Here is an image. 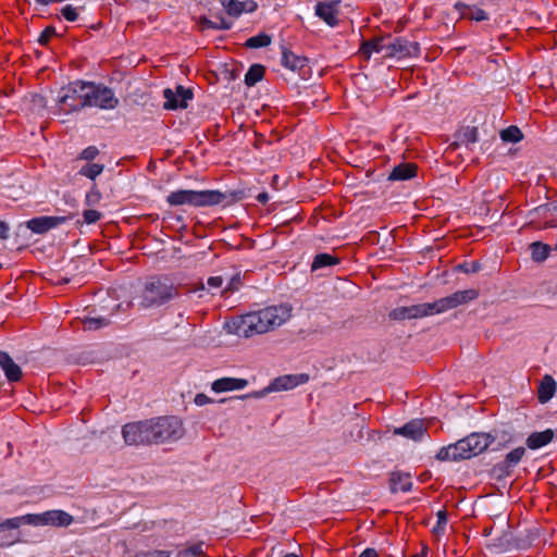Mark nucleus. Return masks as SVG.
Listing matches in <instances>:
<instances>
[{
  "label": "nucleus",
  "mask_w": 557,
  "mask_h": 557,
  "mask_svg": "<svg viewBox=\"0 0 557 557\" xmlns=\"http://www.w3.org/2000/svg\"><path fill=\"white\" fill-rule=\"evenodd\" d=\"M459 268L466 273H475L480 270V264L478 262H472L470 267L459 265Z\"/></svg>",
  "instance_id": "48"
},
{
  "label": "nucleus",
  "mask_w": 557,
  "mask_h": 557,
  "mask_svg": "<svg viewBox=\"0 0 557 557\" xmlns=\"http://www.w3.org/2000/svg\"><path fill=\"white\" fill-rule=\"evenodd\" d=\"M30 516H32V513H27L25 516L7 519L4 522H2L0 524V530L17 529V528H20L23 524H29L30 525V522L28 521Z\"/></svg>",
  "instance_id": "31"
},
{
  "label": "nucleus",
  "mask_w": 557,
  "mask_h": 557,
  "mask_svg": "<svg viewBox=\"0 0 557 557\" xmlns=\"http://www.w3.org/2000/svg\"><path fill=\"white\" fill-rule=\"evenodd\" d=\"M163 96L165 99L164 109H185L188 106V101L193 98V91L182 85H177L174 90L170 88L164 89Z\"/></svg>",
  "instance_id": "12"
},
{
  "label": "nucleus",
  "mask_w": 557,
  "mask_h": 557,
  "mask_svg": "<svg viewBox=\"0 0 557 557\" xmlns=\"http://www.w3.org/2000/svg\"><path fill=\"white\" fill-rule=\"evenodd\" d=\"M307 380H308V375L307 374L278 376L275 380H273L271 382V384L267 388H264L263 391L255 392V393L247 394V395H243V396H240V398L242 399L250 398V397L259 398V397H262V396H264L265 394H268L270 392L288 391V389H292V388H294V387H296V386L307 382Z\"/></svg>",
  "instance_id": "10"
},
{
  "label": "nucleus",
  "mask_w": 557,
  "mask_h": 557,
  "mask_svg": "<svg viewBox=\"0 0 557 557\" xmlns=\"http://www.w3.org/2000/svg\"><path fill=\"white\" fill-rule=\"evenodd\" d=\"M500 138L507 143H518L522 139V133L517 126H509L502 131Z\"/></svg>",
  "instance_id": "32"
},
{
  "label": "nucleus",
  "mask_w": 557,
  "mask_h": 557,
  "mask_svg": "<svg viewBox=\"0 0 557 557\" xmlns=\"http://www.w3.org/2000/svg\"><path fill=\"white\" fill-rule=\"evenodd\" d=\"M221 2V4L225 8V10H227V7L230 5V3L232 2V0H219Z\"/></svg>",
  "instance_id": "56"
},
{
  "label": "nucleus",
  "mask_w": 557,
  "mask_h": 557,
  "mask_svg": "<svg viewBox=\"0 0 557 557\" xmlns=\"http://www.w3.org/2000/svg\"><path fill=\"white\" fill-rule=\"evenodd\" d=\"M417 175V165L413 163H400L388 175L389 181H406Z\"/></svg>",
  "instance_id": "21"
},
{
  "label": "nucleus",
  "mask_w": 557,
  "mask_h": 557,
  "mask_svg": "<svg viewBox=\"0 0 557 557\" xmlns=\"http://www.w3.org/2000/svg\"><path fill=\"white\" fill-rule=\"evenodd\" d=\"M109 324V320L103 318V317H99V318H86L84 320V329L85 330H89V331H96V330H99L103 326H107Z\"/></svg>",
  "instance_id": "35"
},
{
  "label": "nucleus",
  "mask_w": 557,
  "mask_h": 557,
  "mask_svg": "<svg viewBox=\"0 0 557 557\" xmlns=\"http://www.w3.org/2000/svg\"><path fill=\"white\" fill-rule=\"evenodd\" d=\"M271 44V37L267 34H259L247 39L246 47L248 48H262Z\"/></svg>",
  "instance_id": "34"
},
{
  "label": "nucleus",
  "mask_w": 557,
  "mask_h": 557,
  "mask_svg": "<svg viewBox=\"0 0 557 557\" xmlns=\"http://www.w3.org/2000/svg\"><path fill=\"white\" fill-rule=\"evenodd\" d=\"M554 431L552 429H547L542 432H534L530 434L527 438V446L530 449H539L547 444H549L554 438Z\"/></svg>",
  "instance_id": "20"
},
{
  "label": "nucleus",
  "mask_w": 557,
  "mask_h": 557,
  "mask_svg": "<svg viewBox=\"0 0 557 557\" xmlns=\"http://www.w3.org/2000/svg\"><path fill=\"white\" fill-rule=\"evenodd\" d=\"M555 211H557L556 205L545 203V205L536 207L532 212H530V214H534L536 216L546 219V218L553 215V213Z\"/></svg>",
  "instance_id": "36"
},
{
  "label": "nucleus",
  "mask_w": 557,
  "mask_h": 557,
  "mask_svg": "<svg viewBox=\"0 0 557 557\" xmlns=\"http://www.w3.org/2000/svg\"><path fill=\"white\" fill-rule=\"evenodd\" d=\"M103 169H104V166L102 164L88 163V164L84 165L79 170L78 173L83 176L90 178V180H95L97 176H99L102 173Z\"/></svg>",
  "instance_id": "33"
},
{
  "label": "nucleus",
  "mask_w": 557,
  "mask_h": 557,
  "mask_svg": "<svg viewBox=\"0 0 557 557\" xmlns=\"http://www.w3.org/2000/svg\"><path fill=\"white\" fill-rule=\"evenodd\" d=\"M212 400L206 394H197L195 397V404L198 406H203Z\"/></svg>",
  "instance_id": "49"
},
{
  "label": "nucleus",
  "mask_w": 557,
  "mask_h": 557,
  "mask_svg": "<svg viewBox=\"0 0 557 557\" xmlns=\"http://www.w3.org/2000/svg\"><path fill=\"white\" fill-rule=\"evenodd\" d=\"M61 13L63 17L69 22H75L78 17L77 9L71 4L63 7Z\"/></svg>",
  "instance_id": "37"
},
{
  "label": "nucleus",
  "mask_w": 557,
  "mask_h": 557,
  "mask_svg": "<svg viewBox=\"0 0 557 557\" xmlns=\"http://www.w3.org/2000/svg\"><path fill=\"white\" fill-rule=\"evenodd\" d=\"M55 35V28L52 26L46 27L39 35L38 42L46 46L49 40Z\"/></svg>",
  "instance_id": "39"
},
{
  "label": "nucleus",
  "mask_w": 557,
  "mask_h": 557,
  "mask_svg": "<svg viewBox=\"0 0 557 557\" xmlns=\"http://www.w3.org/2000/svg\"><path fill=\"white\" fill-rule=\"evenodd\" d=\"M207 285L210 290L220 289L223 285V277L222 276H210L207 280Z\"/></svg>",
  "instance_id": "44"
},
{
  "label": "nucleus",
  "mask_w": 557,
  "mask_h": 557,
  "mask_svg": "<svg viewBox=\"0 0 557 557\" xmlns=\"http://www.w3.org/2000/svg\"><path fill=\"white\" fill-rule=\"evenodd\" d=\"M359 557H379V554L374 548H367L360 554Z\"/></svg>",
  "instance_id": "52"
},
{
  "label": "nucleus",
  "mask_w": 557,
  "mask_h": 557,
  "mask_svg": "<svg viewBox=\"0 0 557 557\" xmlns=\"http://www.w3.org/2000/svg\"><path fill=\"white\" fill-rule=\"evenodd\" d=\"M456 9L460 12L461 16L476 22L486 21L488 18L487 13L475 7H470L465 3H456Z\"/></svg>",
  "instance_id": "22"
},
{
  "label": "nucleus",
  "mask_w": 557,
  "mask_h": 557,
  "mask_svg": "<svg viewBox=\"0 0 557 557\" xmlns=\"http://www.w3.org/2000/svg\"><path fill=\"white\" fill-rule=\"evenodd\" d=\"M386 46L384 37H375L370 40L363 41L361 46V52L369 58L372 52H384L386 53Z\"/></svg>",
  "instance_id": "26"
},
{
  "label": "nucleus",
  "mask_w": 557,
  "mask_h": 557,
  "mask_svg": "<svg viewBox=\"0 0 557 557\" xmlns=\"http://www.w3.org/2000/svg\"><path fill=\"white\" fill-rule=\"evenodd\" d=\"M556 225H557V224H556V223H554L553 221H552V222H547V226H548V227H555Z\"/></svg>",
  "instance_id": "57"
},
{
  "label": "nucleus",
  "mask_w": 557,
  "mask_h": 557,
  "mask_svg": "<svg viewBox=\"0 0 557 557\" xmlns=\"http://www.w3.org/2000/svg\"><path fill=\"white\" fill-rule=\"evenodd\" d=\"M9 225L0 220V238L7 239L9 237Z\"/></svg>",
  "instance_id": "51"
},
{
  "label": "nucleus",
  "mask_w": 557,
  "mask_h": 557,
  "mask_svg": "<svg viewBox=\"0 0 557 557\" xmlns=\"http://www.w3.org/2000/svg\"><path fill=\"white\" fill-rule=\"evenodd\" d=\"M412 557H425V555H423V554L422 555H414Z\"/></svg>",
  "instance_id": "59"
},
{
  "label": "nucleus",
  "mask_w": 557,
  "mask_h": 557,
  "mask_svg": "<svg viewBox=\"0 0 557 557\" xmlns=\"http://www.w3.org/2000/svg\"><path fill=\"white\" fill-rule=\"evenodd\" d=\"M495 441L490 433H472L454 444L442 447L436 454L440 461H457L478 456Z\"/></svg>",
  "instance_id": "3"
},
{
  "label": "nucleus",
  "mask_w": 557,
  "mask_h": 557,
  "mask_svg": "<svg viewBox=\"0 0 557 557\" xmlns=\"http://www.w3.org/2000/svg\"><path fill=\"white\" fill-rule=\"evenodd\" d=\"M460 144L469 146L479 140L478 128L474 126L462 127L457 135Z\"/></svg>",
  "instance_id": "29"
},
{
  "label": "nucleus",
  "mask_w": 557,
  "mask_h": 557,
  "mask_svg": "<svg viewBox=\"0 0 557 557\" xmlns=\"http://www.w3.org/2000/svg\"><path fill=\"white\" fill-rule=\"evenodd\" d=\"M182 554L186 557H199L203 554L202 545L201 544L193 545V546L188 547L187 549H185Z\"/></svg>",
  "instance_id": "42"
},
{
  "label": "nucleus",
  "mask_w": 557,
  "mask_h": 557,
  "mask_svg": "<svg viewBox=\"0 0 557 557\" xmlns=\"http://www.w3.org/2000/svg\"><path fill=\"white\" fill-rule=\"evenodd\" d=\"M86 92L85 82L76 81L60 90L59 104L64 112L79 111L86 108L83 95Z\"/></svg>",
  "instance_id": "9"
},
{
  "label": "nucleus",
  "mask_w": 557,
  "mask_h": 557,
  "mask_svg": "<svg viewBox=\"0 0 557 557\" xmlns=\"http://www.w3.org/2000/svg\"><path fill=\"white\" fill-rule=\"evenodd\" d=\"M99 154V150L95 146H89L85 148L81 153V159L91 161Z\"/></svg>",
  "instance_id": "40"
},
{
  "label": "nucleus",
  "mask_w": 557,
  "mask_h": 557,
  "mask_svg": "<svg viewBox=\"0 0 557 557\" xmlns=\"http://www.w3.org/2000/svg\"><path fill=\"white\" fill-rule=\"evenodd\" d=\"M339 4L341 0L318 2L314 8V13L329 26L334 27L338 24Z\"/></svg>",
  "instance_id": "14"
},
{
  "label": "nucleus",
  "mask_w": 557,
  "mask_h": 557,
  "mask_svg": "<svg viewBox=\"0 0 557 557\" xmlns=\"http://www.w3.org/2000/svg\"><path fill=\"white\" fill-rule=\"evenodd\" d=\"M28 521L30 525L69 527L74 518L63 510L53 509L41 513H32Z\"/></svg>",
  "instance_id": "11"
},
{
  "label": "nucleus",
  "mask_w": 557,
  "mask_h": 557,
  "mask_svg": "<svg viewBox=\"0 0 557 557\" xmlns=\"http://www.w3.org/2000/svg\"><path fill=\"white\" fill-rule=\"evenodd\" d=\"M86 92L83 95L86 107H98L103 110H112L119 106V99L114 96L112 89L85 82Z\"/></svg>",
  "instance_id": "7"
},
{
  "label": "nucleus",
  "mask_w": 557,
  "mask_h": 557,
  "mask_svg": "<svg viewBox=\"0 0 557 557\" xmlns=\"http://www.w3.org/2000/svg\"><path fill=\"white\" fill-rule=\"evenodd\" d=\"M36 2L41 4V5H48L51 2H58V0H36Z\"/></svg>",
  "instance_id": "54"
},
{
  "label": "nucleus",
  "mask_w": 557,
  "mask_h": 557,
  "mask_svg": "<svg viewBox=\"0 0 557 557\" xmlns=\"http://www.w3.org/2000/svg\"><path fill=\"white\" fill-rule=\"evenodd\" d=\"M226 12L230 14V15H233V16H238L243 13V4L240 1H237V0H232V2L230 3V5L227 7V10Z\"/></svg>",
  "instance_id": "41"
},
{
  "label": "nucleus",
  "mask_w": 557,
  "mask_h": 557,
  "mask_svg": "<svg viewBox=\"0 0 557 557\" xmlns=\"http://www.w3.org/2000/svg\"><path fill=\"white\" fill-rule=\"evenodd\" d=\"M437 528H444L447 523V512L445 510H440L437 513Z\"/></svg>",
  "instance_id": "47"
},
{
  "label": "nucleus",
  "mask_w": 557,
  "mask_h": 557,
  "mask_svg": "<svg viewBox=\"0 0 557 557\" xmlns=\"http://www.w3.org/2000/svg\"><path fill=\"white\" fill-rule=\"evenodd\" d=\"M339 263V259L329 253H319L314 257L311 270L315 271L325 267H331Z\"/></svg>",
  "instance_id": "28"
},
{
  "label": "nucleus",
  "mask_w": 557,
  "mask_h": 557,
  "mask_svg": "<svg viewBox=\"0 0 557 557\" xmlns=\"http://www.w3.org/2000/svg\"><path fill=\"white\" fill-rule=\"evenodd\" d=\"M200 25L202 28H214V29H219V28L228 29L230 28L228 24L223 23L221 26H219L216 23H214L206 17H202L200 20Z\"/></svg>",
  "instance_id": "43"
},
{
  "label": "nucleus",
  "mask_w": 557,
  "mask_h": 557,
  "mask_svg": "<svg viewBox=\"0 0 557 557\" xmlns=\"http://www.w3.org/2000/svg\"><path fill=\"white\" fill-rule=\"evenodd\" d=\"M0 367L2 368L8 381L17 382L22 377V369L17 366L8 352L0 351Z\"/></svg>",
  "instance_id": "19"
},
{
  "label": "nucleus",
  "mask_w": 557,
  "mask_h": 557,
  "mask_svg": "<svg viewBox=\"0 0 557 557\" xmlns=\"http://www.w3.org/2000/svg\"><path fill=\"white\" fill-rule=\"evenodd\" d=\"M243 4V12H253L257 9V3L252 0L242 2Z\"/></svg>",
  "instance_id": "50"
},
{
  "label": "nucleus",
  "mask_w": 557,
  "mask_h": 557,
  "mask_svg": "<svg viewBox=\"0 0 557 557\" xmlns=\"http://www.w3.org/2000/svg\"><path fill=\"white\" fill-rule=\"evenodd\" d=\"M153 419L127 423L122 435L127 445H157Z\"/></svg>",
  "instance_id": "6"
},
{
  "label": "nucleus",
  "mask_w": 557,
  "mask_h": 557,
  "mask_svg": "<svg viewBox=\"0 0 557 557\" xmlns=\"http://www.w3.org/2000/svg\"><path fill=\"white\" fill-rule=\"evenodd\" d=\"M389 484L392 493H397L398 491L409 492L412 487L410 475L401 472L392 473Z\"/></svg>",
  "instance_id": "23"
},
{
  "label": "nucleus",
  "mask_w": 557,
  "mask_h": 557,
  "mask_svg": "<svg viewBox=\"0 0 557 557\" xmlns=\"http://www.w3.org/2000/svg\"><path fill=\"white\" fill-rule=\"evenodd\" d=\"M100 193L95 188L86 195V203L88 206L95 205L100 200Z\"/></svg>",
  "instance_id": "46"
},
{
  "label": "nucleus",
  "mask_w": 557,
  "mask_h": 557,
  "mask_svg": "<svg viewBox=\"0 0 557 557\" xmlns=\"http://www.w3.org/2000/svg\"><path fill=\"white\" fill-rule=\"evenodd\" d=\"M257 200L260 202V203H267L269 201V195L268 193H260L258 196H257Z\"/></svg>",
  "instance_id": "53"
},
{
  "label": "nucleus",
  "mask_w": 557,
  "mask_h": 557,
  "mask_svg": "<svg viewBox=\"0 0 557 557\" xmlns=\"http://www.w3.org/2000/svg\"><path fill=\"white\" fill-rule=\"evenodd\" d=\"M420 50L419 44L409 41L406 38L398 37L387 42L385 57L388 58H406L418 55Z\"/></svg>",
  "instance_id": "13"
},
{
  "label": "nucleus",
  "mask_w": 557,
  "mask_h": 557,
  "mask_svg": "<svg viewBox=\"0 0 557 557\" xmlns=\"http://www.w3.org/2000/svg\"><path fill=\"white\" fill-rule=\"evenodd\" d=\"M532 259L534 261H544L550 251V247L541 242H534L530 245Z\"/></svg>",
  "instance_id": "30"
},
{
  "label": "nucleus",
  "mask_w": 557,
  "mask_h": 557,
  "mask_svg": "<svg viewBox=\"0 0 557 557\" xmlns=\"http://www.w3.org/2000/svg\"><path fill=\"white\" fill-rule=\"evenodd\" d=\"M157 445L176 442L184 436L182 421L173 416L153 418Z\"/></svg>",
  "instance_id": "8"
},
{
  "label": "nucleus",
  "mask_w": 557,
  "mask_h": 557,
  "mask_svg": "<svg viewBox=\"0 0 557 557\" xmlns=\"http://www.w3.org/2000/svg\"><path fill=\"white\" fill-rule=\"evenodd\" d=\"M198 289H201V290H202V289H205V285H203V284H200V286L197 288V290H198Z\"/></svg>",
  "instance_id": "58"
},
{
  "label": "nucleus",
  "mask_w": 557,
  "mask_h": 557,
  "mask_svg": "<svg viewBox=\"0 0 557 557\" xmlns=\"http://www.w3.org/2000/svg\"><path fill=\"white\" fill-rule=\"evenodd\" d=\"M248 385L246 379L221 377L212 382L211 389L215 393H224L230 391L243 389Z\"/></svg>",
  "instance_id": "17"
},
{
  "label": "nucleus",
  "mask_w": 557,
  "mask_h": 557,
  "mask_svg": "<svg viewBox=\"0 0 557 557\" xmlns=\"http://www.w3.org/2000/svg\"><path fill=\"white\" fill-rule=\"evenodd\" d=\"M240 284V277L239 275H234L232 276V278L230 280L227 286L222 290V294H225L227 292H235L238 289V286Z\"/></svg>",
  "instance_id": "45"
},
{
  "label": "nucleus",
  "mask_w": 557,
  "mask_h": 557,
  "mask_svg": "<svg viewBox=\"0 0 557 557\" xmlns=\"http://www.w3.org/2000/svg\"><path fill=\"white\" fill-rule=\"evenodd\" d=\"M282 64L292 71H299L307 65V59L296 55L290 50L284 48L282 51Z\"/></svg>",
  "instance_id": "24"
},
{
  "label": "nucleus",
  "mask_w": 557,
  "mask_h": 557,
  "mask_svg": "<svg viewBox=\"0 0 557 557\" xmlns=\"http://www.w3.org/2000/svg\"><path fill=\"white\" fill-rule=\"evenodd\" d=\"M556 391V382L549 375H545L539 386L537 397L539 400L544 404L547 403Z\"/></svg>",
  "instance_id": "25"
},
{
  "label": "nucleus",
  "mask_w": 557,
  "mask_h": 557,
  "mask_svg": "<svg viewBox=\"0 0 557 557\" xmlns=\"http://www.w3.org/2000/svg\"><path fill=\"white\" fill-rule=\"evenodd\" d=\"M292 306L282 304L259 311L249 312L226 323L230 333L251 337L263 334L284 324L292 317Z\"/></svg>",
  "instance_id": "1"
},
{
  "label": "nucleus",
  "mask_w": 557,
  "mask_h": 557,
  "mask_svg": "<svg viewBox=\"0 0 557 557\" xmlns=\"http://www.w3.org/2000/svg\"><path fill=\"white\" fill-rule=\"evenodd\" d=\"M265 69L261 64H252L245 75V84L253 86L264 76Z\"/></svg>",
  "instance_id": "27"
},
{
  "label": "nucleus",
  "mask_w": 557,
  "mask_h": 557,
  "mask_svg": "<svg viewBox=\"0 0 557 557\" xmlns=\"http://www.w3.org/2000/svg\"><path fill=\"white\" fill-rule=\"evenodd\" d=\"M83 216L85 223L92 224L98 222L101 219L102 214L97 210L89 209L84 211Z\"/></svg>",
  "instance_id": "38"
},
{
  "label": "nucleus",
  "mask_w": 557,
  "mask_h": 557,
  "mask_svg": "<svg viewBox=\"0 0 557 557\" xmlns=\"http://www.w3.org/2000/svg\"><path fill=\"white\" fill-rule=\"evenodd\" d=\"M69 216H38L27 221V227L36 233L44 234L65 223Z\"/></svg>",
  "instance_id": "15"
},
{
  "label": "nucleus",
  "mask_w": 557,
  "mask_h": 557,
  "mask_svg": "<svg viewBox=\"0 0 557 557\" xmlns=\"http://www.w3.org/2000/svg\"><path fill=\"white\" fill-rule=\"evenodd\" d=\"M156 554H157V557H170V553H168L165 550H158Z\"/></svg>",
  "instance_id": "55"
},
{
  "label": "nucleus",
  "mask_w": 557,
  "mask_h": 557,
  "mask_svg": "<svg viewBox=\"0 0 557 557\" xmlns=\"http://www.w3.org/2000/svg\"><path fill=\"white\" fill-rule=\"evenodd\" d=\"M226 195L219 190H191L178 189L166 196V202L171 207L190 206V207H212L223 202Z\"/></svg>",
  "instance_id": "5"
},
{
  "label": "nucleus",
  "mask_w": 557,
  "mask_h": 557,
  "mask_svg": "<svg viewBox=\"0 0 557 557\" xmlns=\"http://www.w3.org/2000/svg\"><path fill=\"white\" fill-rule=\"evenodd\" d=\"M479 292L474 288L458 290L447 297L433 302H424L408 307H397L389 311L388 318L393 321L421 319L429 315L440 314L460 305L476 299Z\"/></svg>",
  "instance_id": "2"
},
{
  "label": "nucleus",
  "mask_w": 557,
  "mask_h": 557,
  "mask_svg": "<svg viewBox=\"0 0 557 557\" xmlns=\"http://www.w3.org/2000/svg\"><path fill=\"white\" fill-rule=\"evenodd\" d=\"M425 432L426 429L422 420H412L406 423L404 426L395 429L394 431L395 434L403 435L413 441L421 440Z\"/></svg>",
  "instance_id": "18"
},
{
  "label": "nucleus",
  "mask_w": 557,
  "mask_h": 557,
  "mask_svg": "<svg viewBox=\"0 0 557 557\" xmlns=\"http://www.w3.org/2000/svg\"><path fill=\"white\" fill-rule=\"evenodd\" d=\"M556 248H557V244H556Z\"/></svg>",
  "instance_id": "60"
},
{
  "label": "nucleus",
  "mask_w": 557,
  "mask_h": 557,
  "mask_svg": "<svg viewBox=\"0 0 557 557\" xmlns=\"http://www.w3.org/2000/svg\"><path fill=\"white\" fill-rule=\"evenodd\" d=\"M524 454H525L524 447H517V448L512 449L505 456V459L502 462L497 463L494 467V471L498 472L499 476L500 475H510L512 469L521 461Z\"/></svg>",
  "instance_id": "16"
},
{
  "label": "nucleus",
  "mask_w": 557,
  "mask_h": 557,
  "mask_svg": "<svg viewBox=\"0 0 557 557\" xmlns=\"http://www.w3.org/2000/svg\"><path fill=\"white\" fill-rule=\"evenodd\" d=\"M177 295V288L168 280L152 277L145 284L138 297V306L143 309L158 308L168 304Z\"/></svg>",
  "instance_id": "4"
}]
</instances>
